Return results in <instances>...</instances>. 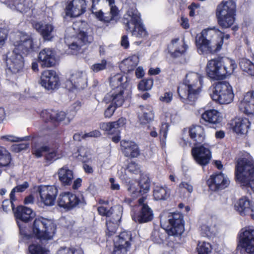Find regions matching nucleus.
<instances>
[{"label":"nucleus","instance_id":"f257e3e1","mask_svg":"<svg viewBox=\"0 0 254 254\" xmlns=\"http://www.w3.org/2000/svg\"><path fill=\"white\" fill-rule=\"evenodd\" d=\"M202 78L200 74L194 72L186 75L184 83L178 88V93L184 103L193 104L196 101L202 85Z\"/></svg>","mask_w":254,"mask_h":254},{"label":"nucleus","instance_id":"f03ea898","mask_svg":"<svg viewBox=\"0 0 254 254\" xmlns=\"http://www.w3.org/2000/svg\"><path fill=\"white\" fill-rule=\"evenodd\" d=\"M237 66L235 62L228 58L213 59L208 62L206 72L210 78L222 80L231 74Z\"/></svg>","mask_w":254,"mask_h":254},{"label":"nucleus","instance_id":"7ed1b4c3","mask_svg":"<svg viewBox=\"0 0 254 254\" xmlns=\"http://www.w3.org/2000/svg\"><path fill=\"white\" fill-rule=\"evenodd\" d=\"M56 230V225L54 221L43 217L36 218L33 223V234L41 241L52 239Z\"/></svg>","mask_w":254,"mask_h":254},{"label":"nucleus","instance_id":"20e7f679","mask_svg":"<svg viewBox=\"0 0 254 254\" xmlns=\"http://www.w3.org/2000/svg\"><path fill=\"white\" fill-rule=\"evenodd\" d=\"M160 223L169 235L180 236L184 231L183 216L179 212L168 213L166 216H162Z\"/></svg>","mask_w":254,"mask_h":254},{"label":"nucleus","instance_id":"39448f33","mask_svg":"<svg viewBox=\"0 0 254 254\" xmlns=\"http://www.w3.org/2000/svg\"><path fill=\"white\" fill-rule=\"evenodd\" d=\"M124 23L126 30L131 33L132 35L137 38H143L147 32L140 23V14L135 8H129L125 14Z\"/></svg>","mask_w":254,"mask_h":254},{"label":"nucleus","instance_id":"423d86ee","mask_svg":"<svg viewBox=\"0 0 254 254\" xmlns=\"http://www.w3.org/2000/svg\"><path fill=\"white\" fill-rule=\"evenodd\" d=\"M235 10V3L231 0L223 1L218 5L216 16L220 26L227 28L234 23Z\"/></svg>","mask_w":254,"mask_h":254},{"label":"nucleus","instance_id":"0eeeda50","mask_svg":"<svg viewBox=\"0 0 254 254\" xmlns=\"http://www.w3.org/2000/svg\"><path fill=\"white\" fill-rule=\"evenodd\" d=\"M237 180L245 184L254 178V161L247 158H241L237 161L235 169Z\"/></svg>","mask_w":254,"mask_h":254},{"label":"nucleus","instance_id":"6e6552de","mask_svg":"<svg viewBox=\"0 0 254 254\" xmlns=\"http://www.w3.org/2000/svg\"><path fill=\"white\" fill-rule=\"evenodd\" d=\"M212 99L221 104L231 103L234 98L231 86L227 82H219L212 88Z\"/></svg>","mask_w":254,"mask_h":254},{"label":"nucleus","instance_id":"1a4fd4ad","mask_svg":"<svg viewBox=\"0 0 254 254\" xmlns=\"http://www.w3.org/2000/svg\"><path fill=\"white\" fill-rule=\"evenodd\" d=\"M17 39L14 42L13 45L16 52L20 51L22 54L27 55L35 51L38 46L35 44L33 39L31 36L25 33L19 32L16 35Z\"/></svg>","mask_w":254,"mask_h":254},{"label":"nucleus","instance_id":"9d476101","mask_svg":"<svg viewBox=\"0 0 254 254\" xmlns=\"http://www.w3.org/2000/svg\"><path fill=\"white\" fill-rule=\"evenodd\" d=\"M150 188V180L146 175H142L138 182L129 181L127 190L133 197H137L146 193Z\"/></svg>","mask_w":254,"mask_h":254},{"label":"nucleus","instance_id":"9b49d317","mask_svg":"<svg viewBox=\"0 0 254 254\" xmlns=\"http://www.w3.org/2000/svg\"><path fill=\"white\" fill-rule=\"evenodd\" d=\"M40 199L46 206L54 205L58 190L55 186H41L38 188Z\"/></svg>","mask_w":254,"mask_h":254},{"label":"nucleus","instance_id":"f8f14e48","mask_svg":"<svg viewBox=\"0 0 254 254\" xmlns=\"http://www.w3.org/2000/svg\"><path fill=\"white\" fill-rule=\"evenodd\" d=\"M84 200L81 195L77 196L69 192H63L59 196V205L64 208L70 209L80 203H83Z\"/></svg>","mask_w":254,"mask_h":254},{"label":"nucleus","instance_id":"ddd939ff","mask_svg":"<svg viewBox=\"0 0 254 254\" xmlns=\"http://www.w3.org/2000/svg\"><path fill=\"white\" fill-rule=\"evenodd\" d=\"M6 63L8 69L13 73L21 71L24 65L23 58L19 53L16 52V50L7 54Z\"/></svg>","mask_w":254,"mask_h":254},{"label":"nucleus","instance_id":"4468645a","mask_svg":"<svg viewBox=\"0 0 254 254\" xmlns=\"http://www.w3.org/2000/svg\"><path fill=\"white\" fill-rule=\"evenodd\" d=\"M40 84L48 90L57 89L59 86V78L56 72L53 70L43 71L41 76Z\"/></svg>","mask_w":254,"mask_h":254},{"label":"nucleus","instance_id":"2eb2a0df","mask_svg":"<svg viewBox=\"0 0 254 254\" xmlns=\"http://www.w3.org/2000/svg\"><path fill=\"white\" fill-rule=\"evenodd\" d=\"M131 240V234L128 232H123L119 236H116L114 239L115 254H126Z\"/></svg>","mask_w":254,"mask_h":254},{"label":"nucleus","instance_id":"dca6fc26","mask_svg":"<svg viewBox=\"0 0 254 254\" xmlns=\"http://www.w3.org/2000/svg\"><path fill=\"white\" fill-rule=\"evenodd\" d=\"M240 241L242 247L248 254H254V229H242Z\"/></svg>","mask_w":254,"mask_h":254},{"label":"nucleus","instance_id":"f3484780","mask_svg":"<svg viewBox=\"0 0 254 254\" xmlns=\"http://www.w3.org/2000/svg\"><path fill=\"white\" fill-rule=\"evenodd\" d=\"M125 90L123 88H113L104 97L103 101L106 103H111L117 108L122 106L125 101Z\"/></svg>","mask_w":254,"mask_h":254},{"label":"nucleus","instance_id":"a211bd4d","mask_svg":"<svg viewBox=\"0 0 254 254\" xmlns=\"http://www.w3.org/2000/svg\"><path fill=\"white\" fill-rule=\"evenodd\" d=\"M191 153L196 162L201 166L207 165L211 157L210 150L204 145L192 148Z\"/></svg>","mask_w":254,"mask_h":254},{"label":"nucleus","instance_id":"6ab92c4d","mask_svg":"<svg viewBox=\"0 0 254 254\" xmlns=\"http://www.w3.org/2000/svg\"><path fill=\"white\" fill-rule=\"evenodd\" d=\"M87 75L83 70L73 71L67 82L66 86L70 84L73 88L78 89H83L87 86Z\"/></svg>","mask_w":254,"mask_h":254},{"label":"nucleus","instance_id":"aec40b11","mask_svg":"<svg viewBox=\"0 0 254 254\" xmlns=\"http://www.w3.org/2000/svg\"><path fill=\"white\" fill-rule=\"evenodd\" d=\"M207 182L210 188L214 191L223 190L229 184L228 179L221 173L212 175Z\"/></svg>","mask_w":254,"mask_h":254},{"label":"nucleus","instance_id":"412c9836","mask_svg":"<svg viewBox=\"0 0 254 254\" xmlns=\"http://www.w3.org/2000/svg\"><path fill=\"white\" fill-rule=\"evenodd\" d=\"M86 2L84 0H72L66 6V14L70 17H77L85 11Z\"/></svg>","mask_w":254,"mask_h":254},{"label":"nucleus","instance_id":"4be33fe9","mask_svg":"<svg viewBox=\"0 0 254 254\" xmlns=\"http://www.w3.org/2000/svg\"><path fill=\"white\" fill-rule=\"evenodd\" d=\"M42 116L45 122L49 124L48 127L52 128L56 127L59 122L63 121L65 118L66 114L62 111L49 110L43 112Z\"/></svg>","mask_w":254,"mask_h":254},{"label":"nucleus","instance_id":"5701e85b","mask_svg":"<svg viewBox=\"0 0 254 254\" xmlns=\"http://www.w3.org/2000/svg\"><path fill=\"white\" fill-rule=\"evenodd\" d=\"M92 41L93 37L92 36L88 35L86 32L80 31L77 36L73 38L71 43L68 42L67 39H65V43L69 49L78 51L81 47L87 43H91Z\"/></svg>","mask_w":254,"mask_h":254},{"label":"nucleus","instance_id":"b1692460","mask_svg":"<svg viewBox=\"0 0 254 254\" xmlns=\"http://www.w3.org/2000/svg\"><path fill=\"white\" fill-rule=\"evenodd\" d=\"M38 59L43 67H52L57 63L55 52L50 48L42 50L39 54Z\"/></svg>","mask_w":254,"mask_h":254},{"label":"nucleus","instance_id":"393cba45","mask_svg":"<svg viewBox=\"0 0 254 254\" xmlns=\"http://www.w3.org/2000/svg\"><path fill=\"white\" fill-rule=\"evenodd\" d=\"M196 43L198 52L200 54H213L221 49L222 40L221 39L220 41L217 43H211L204 41L202 42L200 39H196Z\"/></svg>","mask_w":254,"mask_h":254},{"label":"nucleus","instance_id":"a878e982","mask_svg":"<svg viewBox=\"0 0 254 254\" xmlns=\"http://www.w3.org/2000/svg\"><path fill=\"white\" fill-rule=\"evenodd\" d=\"M235 209L241 216L250 215L254 219V207L252 202L247 197H243L239 199L235 205Z\"/></svg>","mask_w":254,"mask_h":254},{"label":"nucleus","instance_id":"bb28decb","mask_svg":"<svg viewBox=\"0 0 254 254\" xmlns=\"http://www.w3.org/2000/svg\"><path fill=\"white\" fill-rule=\"evenodd\" d=\"M20 0H4L3 3L12 10H16L21 13H26L32 9L33 4L29 0L20 2Z\"/></svg>","mask_w":254,"mask_h":254},{"label":"nucleus","instance_id":"cd10ccee","mask_svg":"<svg viewBox=\"0 0 254 254\" xmlns=\"http://www.w3.org/2000/svg\"><path fill=\"white\" fill-rule=\"evenodd\" d=\"M240 110L246 114L254 113V96L253 92H247L239 104Z\"/></svg>","mask_w":254,"mask_h":254},{"label":"nucleus","instance_id":"c85d7f7f","mask_svg":"<svg viewBox=\"0 0 254 254\" xmlns=\"http://www.w3.org/2000/svg\"><path fill=\"white\" fill-rule=\"evenodd\" d=\"M126 124V119L121 118L117 121L101 123L100 127L104 130L107 131L109 134H118L120 132V128L124 127Z\"/></svg>","mask_w":254,"mask_h":254},{"label":"nucleus","instance_id":"c756f323","mask_svg":"<svg viewBox=\"0 0 254 254\" xmlns=\"http://www.w3.org/2000/svg\"><path fill=\"white\" fill-rule=\"evenodd\" d=\"M189 135L192 143L195 145L202 143L205 139L204 129L198 125L192 126L190 127Z\"/></svg>","mask_w":254,"mask_h":254},{"label":"nucleus","instance_id":"7c9ffc66","mask_svg":"<svg viewBox=\"0 0 254 254\" xmlns=\"http://www.w3.org/2000/svg\"><path fill=\"white\" fill-rule=\"evenodd\" d=\"M137 113L139 121L142 124L149 123L154 117L153 108L150 106H140Z\"/></svg>","mask_w":254,"mask_h":254},{"label":"nucleus","instance_id":"2f4dec72","mask_svg":"<svg viewBox=\"0 0 254 254\" xmlns=\"http://www.w3.org/2000/svg\"><path fill=\"white\" fill-rule=\"evenodd\" d=\"M139 212L132 216L135 222L139 223H145L151 221L153 218L151 209L146 204L142 205Z\"/></svg>","mask_w":254,"mask_h":254},{"label":"nucleus","instance_id":"473e14b6","mask_svg":"<svg viewBox=\"0 0 254 254\" xmlns=\"http://www.w3.org/2000/svg\"><path fill=\"white\" fill-rule=\"evenodd\" d=\"M14 214L17 220L24 222H27L35 215L30 208L24 206H18L14 211Z\"/></svg>","mask_w":254,"mask_h":254},{"label":"nucleus","instance_id":"72a5a7b5","mask_svg":"<svg viewBox=\"0 0 254 254\" xmlns=\"http://www.w3.org/2000/svg\"><path fill=\"white\" fill-rule=\"evenodd\" d=\"M233 130L237 133L245 134L248 131L251 123L247 118H236L231 123Z\"/></svg>","mask_w":254,"mask_h":254},{"label":"nucleus","instance_id":"f704fd0d","mask_svg":"<svg viewBox=\"0 0 254 254\" xmlns=\"http://www.w3.org/2000/svg\"><path fill=\"white\" fill-rule=\"evenodd\" d=\"M110 6V13H104L101 10L96 12V16L101 21L110 22L118 13V10L116 6L114 5V0H106Z\"/></svg>","mask_w":254,"mask_h":254},{"label":"nucleus","instance_id":"c9c22d12","mask_svg":"<svg viewBox=\"0 0 254 254\" xmlns=\"http://www.w3.org/2000/svg\"><path fill=\"white\" fill-rule=\"evenodd\" d=\"M58 176L59 181L64 186L70 185L73 179V173L72 170L64 166L59 169Z\"/></svg>","mask_w":254,"mask_h":254},{"label":"nucleus","instance_id":"e433bc0d","mask_svg":"<svg viewBox=\"0 0 254 254\" xmlns=\"http://www.w3.org/2000/svg\"><path fill=\"white\" fill-rule=\"evenodd\" d=\"M121 146L124 148L123 152L125 155L128 157H136L139 154V150L137 145L133 142L122 141Z\"/></svg>","mask_w":254,"mask_h":254},{"label":"nucleus","instance_id":"4c0bfd02","mask_svg":"<svg viewBox=\"0 0 254 254\" xmlns=\"http://www.w3.org/2000/svg\"><path fill=\"white\" fill-rule=\"evenodd\" d=\"M34 28L40 33L44 40L50 41L53 37L52 32L54 27L52 25L50 24H42L38 22L35 24Z\"/></svg>","mask_w":254,"mask_h":254},{"label":"nucleus","instance_id":"58836bf2","mask_svg":"<svg viewBox=\"0 0 254 254\" xmlns=\"http://www.w3.org/2000/svg\"><path fill=\"white\" fill-rule=\"evenodd\" d=\"M201 119L211 124H216L222 120L220 114L216 110H209L201 114Z\"/></svg>","mask_w":254,"mask_h":254},{"label":"nucleus","instance_id":"ea45409f","mask_svg":"<svg viewBox=\"0 0 254 254\" xmlns=\"http://www.w3.org/2000/svg\"><path fill=\"white\" fill-rule=\"evenodd\" d=\"M139 62V58L136 55H133L124 60L121 64L120 67L124 72L133 70Z\"/></svg>","mask_w":254,"mask_h":254},{"label":"nucleus","instance_id":"a19ab883","mask_svg":"<svg viewBox=\"0 0 254 254\" xmlns=\"http://www.w3.org/2000/svg\"><path fill=\"white\" fill-rule=\"evenodd\" d=\"M170 195V190L165 186H156L153 190V196L157 200H165Z\"/></svg>","mask_w":254,"mask_h":254},{"label":"nucleus","instance_id":"79ce46f5","mask_svg":"<svg viewBox=\"0 0 254 254\" xmlns=\"http://www.w3.org/2000/svg\"><path fill=\"white\" fill-rule=\"evenodd\" d=\"M217 38H218L216 31L214 28H208L202 31L201 35L198 39L203 41L208 42L211 43H217L219 41H215L214 39Z\"/></svg>","mask_w":254,"mask_h":254},{"label":"nucleus","instance_id":"37998d69","mask_svg":"<svg viewBox=\"0 0 254 254\" xmlns=\"http://www.w3.org/2000/svg\"><path fill=\"white\" fill-rule=\"evenodd\" d=\"M239 64L242 70L251 76H254V63L248 59H242Z\"/></svg>","mask_w":254,"mask_h":254},{"label":"nucleus","instance_id":"c03bdc74","mask_svg":"<svg viewBox=\"0 0 254 254\" xmlns=\"http://www.w3.org/2000/svg\"><path fill=\"white\" fill-rule=\"evenodd\" d=\"M29 183L27 182H24L22 184L18 185L14 187L10 193V197L13 200H16L15 197V192H23L29 187Z\"/></svg>","mask_w":254,"mask_h":254},{"label":"nucleus","instance_id":"a18cd8bd","mask_svg":"<svg viewBox=\"0 0 254 254\" xmlns=\"http://www.w3.org/2000/svg\"><path fill=\"white\" fill-rule=\"evenodd\" d=\"M197 249L198 254H209L211 247L209 243L202 242L198 243Z\"/></svg>","mask_w":254,"mask_h":254},{"label":"nucleus","instance_id":"49530a36","mask_svg":"<svg viewBox=\"0 0 254 254\" xmlns=\"http://www.w3.org/2000/svg\"><path fill=\"white\" fill-rule=\"evenodd\" d=\"M47 151H50V147L48 146L35 145L32 148L33 154L38 158L41 157L43 153H47Z\"/></svg>","mask_w":254,"mask_h":254},{"label":"nucleus","instance_id":"de8ad7c7","mask_svg":"<svg viewBox=\"0 0 254 254\" xmlns=\"http://www.w3.org/2000/svg\"><path fill=\"white\" fill-rule=\"evenodd\" d=\"M123 80V76L121 74H117L113 76L110 78V85L113 88H123L121 85Z\"/></svg>","mask_w":254,"mask_h":254},{"label":"nucleus","instance_id":"09e8293b","mask_svg":"<svg viewBox=\"0 0 254 254\" xmlns=\"http://www.w3.org/2000/svg\"><path fill=\"white\" fill-rule=\"evenodd\" d=\"M30 254H48L47 251L38 245L32 244L29 246Z\"/></svg>","mask_w":254,"mask_h":254},{"label":"nucleus","instance_id":"8fccbe9b","mask_svg":"<svg viewBox=\"0 0 254 254\" xmlns=\"http://www.w3.org/2000/svg\"><path fill=\"white\" fill-rule=\"evenodd\" d=\"M153 84V81L151 79H143L138 85V88L140 90H148L151 89Z\"/></svg>","mask_w":254,"mask_h":254},{"label":"nucleus","instance_id":"3c124183","mask_svg":"<svg viewBox=\"0 0 254 254\" xmlns=\"http://www.w3.org/2000/svg\"><path fill=\"white\" fill-rule=\"evenodd\" d=\"M46 159L49 161H53L60 158V155L57 150L50 148V151H47L45 156Z\"/></svg>","mask_w":254,"mask_h":254},{"label":"nucleus","instance_id":"603ef678","mask_svg":"<svg viewBox=\"0 0 254 254\" xmlns=\"http://www.w3.org/2000/svg\"><path fill=\"white\" fill-rule=\"evenodd\" d=\"M107 64L106 60H102L101 63L93 64L91 67V69L94 72L100 71L106 68Z\"/></svg>","mask_w":254,"mask_h":254},{"label":"nucleus","instance_id":"864d4df0","mask_svg":"<svg viewBox=\"0 0 254 254\" xmlns=\"http://www.w3.org/2000/svg\"><path fill=\"white\" fill-rule=\"evenodd\" d=\"M57 254H83V251L81 249L72 250L67 248H64L59 250Z\"/></svg>","mask_w":254,"mask_h":254},{"label":"nucleus","instance_id":"5fc2aeb1","mask_svg":"<svg viewBox=\"0 0 254 254\" xmlns=\"http://www.w3.org/2000/svg\"><path fill=\"white\" fill-rule=\"evenodd\" d=\"M15 200H13L10 197V200H4L2 202V207L3 211L7 212L11 209L13 211H15L14 209V204L13 201Z\"/></svg>","mask_w":254,"mask_h":254},{"label":"nucleus","instance_id":"6e6d98bb","mask_svg":"<svg viewBox=\"0 0 254 254\" xmlns=\"http://www.w3.org/2000/svg\"><path fill=\"white\" fill-rule=\"evenodd\" d=\"M28 138V136H26L22 138H19L11 135H6L1 137V139L10 142H18L20 141L26 140Z\"/></svg>","mask_w":254,"mask_h":254},{"label":"nucleus","instance_id":"4d7b16f0","mask_svg":"<svg viewBox=\"0 0 254 254\" xmlns=\"http://www.w3.org/2000/svg\"><path fill=\"white\" fill-rule=\"evenodd\" d=\"M7 36L8 30L5 29L0 28V48L5 44Z\"/></svg>","mask_w":254,"mask_h":254},{"label":"nucleus","instance_id":"13d9d810","mask_svg":"<svg viewBox=\"0 0 254 254\" xmlns=\"http://www.w3.org/2000/svg\"><path fill=\"white\" fill-rule=\"evenodd\" d=\"M186 49V46L183 43L180 48H176L174 51L172 53V56L175 58L180 56L185 52Z\"/></svg>","mask_w":254,"mask_h":254},{"label":"nucleus","instance_id":"bf43d9fd","mask_svg":"<svg viewBox=\"0 0 254 254\" xmlns=\"http://www.w3.org/2000/svg\"><path fill=\"white\" fill-rule=\"evenodd\" d=\"M98 211L99 213L103 216L106 217H110L113 214V209L111 208L109 210L104 206H99L98 208Z\"/></svg>","mask_w":254,"mask_h":254},{"label":"nucleus","instance_id":"052dcab7","mask_svg":"<svg viewBox=\"0 0 254 254\" xmlns=\"http://www.w3.org/2000/svg\"><path fill=\"white\" fill-rule=\"evenodd\" d=\"M117 107H115L113 104H110L107 108L105 110L104 116L105 118L111 117L114 113Z\"/></svg>","mask_w":254,"mask_h":254},{"label":"nucleus","instance_id":"680f3d73","mask_svg":"<svg viewBox=\"0 0 254 254\" xmlns=\"http://www.w3.org/2000/svg\"><path fill=\"white\" fill-rule=\"evenodd\" d=\"M201 231L203 236L210 237L211 235V229L210 227L207 225L203 224L201 226Z\"/></svg>","mask_w":254,"mask_h":254},{"label":"nucleus","instance_id":"e2e57ef3","mask_svg":"<svg viewBox=\"0 0 254 254\" xmlns=\"http://www.w3.org/2000/svg\"><path fill=\"white\" fill-rule=\"evenodd\" d=\"M139 167L137 164L134 162H131L128 164L127 170L132 173H136L138 172Z\"/></svg>","mask_w":254,"mask_h":254},{"label":"nucleus","instance_id":"0e129e2a","mask_svg":"<svg viewBox=\"0 0 254 254\" xmlns=\"http://www.w3.org/2000/svg\"><path fill=\"white\" fill-rule=\"evenodd\" d=\"M29 146L28 143H23L16 144L13 146V149L17 152L21 151L23 150L27 149Z\"/></svg>","mask_w":254,"mask_h":254},{"label":"nucleus","instance_id":"69168bd1","mask_svg":"<svg viewBox=\"0 0 254 254\" xmlns=\"http://www.w3.org/2000/svg\"><path fill=\"white\" fill-rule=\"evenodd\" d=\"M173 94L171 92H166L163 96L160 98L161 101L167 103L170 102L172 100Z\"/></svg>","mask_w":254,"mask_h":254},{"label":"nucleus","instance_id":"338daca9","mask_svg":"<svg viewBox=\"0 0 254 254\" xmlns=\"http://www.w3.org/2000/svg\"><path fill=\"white\" fill-rule=\"evenodd\" d=\"M179 187L180 189L187 190L189 193H191L193 190V187L191 185L184 182H182L179 185Z\"/></svg>","mask_w":254,"mask_h":254},{"label":"nucleus","instance_id":"774afa93","mask_svg":"<svg viewBox=\"0 0 254 254\" xmlns=\"http://www.w3.org/2000/svg\"><path fill=\"white\" fill-rule=\"evenodd\" d=\"M109 181L111 183V188L112 190H120L119 184L115 182V180L114 178H110Z\"/></svg>","mask_w":254,"mask_h":254}]
</instances>
